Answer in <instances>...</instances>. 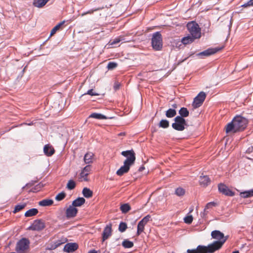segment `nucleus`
<instances>
[{"instance_id": "f257e3e1", "label": "nucleus", "mask_w": 253, "mask_h": 253, "mask_svg": "<svg viewBox=\"0 0 253 253\" xmlns=\"http://www.w3.org/2000/svg\"><path fill=\"white\" fill-rule=\"evenodd\" d=\"M121 154L126 158L122 166L116 172L119 176H122L127 173L131 166L133 165L135 160V155L133 150L124 151L122 152Z\"/></svg>"}, {"instance_id": "f03ea898", "label": "nucleus", "mask_w": 253, "mask_h": 253, "mask_svg": "<svg viewBox=\"0 0 253 253\" xmlns=\"http://www.w3.org/2000/svg\"><path fill=\"white\" fill-rule=\"evenodd\" d=\"M248 120L240 116H236L226 127V132L235 133L244 130L247 126Z\"/></svg>"}, {"instance_id": "7ed1b4c3", "label": "nucleus", "mask_w": 253, "mask_h": 253, "mask_svg": "<svg viewBox=\"0 0 253 253\" xmlns=\"http://www.w3.org/2000/svg\"><path fill=\"white\" fill-rule=\"evenodd\" d=\"M211 236L212 238L216 239L212 243L208 246L214 253L220 249L227 239V237L224 236V234L219 230H214L211 232Z\"/></svg>"}, {"instance_id": "20e7f679", "label": "nucleus", "mask_w": 253, "mask_h": 253, "mask_svg": "<svg viewBox=\"0 0 253 253\" xmlns=\"http://www.w3.org/2000/svg\"><path fill=\"white\" fill-rule=\"evenodd\" d=\"M153 48L156 50H161L163 47L162 36L160 32L153 33L151 40Z\"/></svg>"}, {"instance_id": "39448f33", "label": "nucleus", "mask_w": 253, "mask_h": 253, "mask_svg": "<svg viewBox=\"0 0 253 253\" xmlns=\"http://www.w3.org/2000/svg\"><path fill=\"white\" fill-rule=\"evenodd\" d=\"M190 35L194 38L199 39L201 36V29L199 25L195 22H189L187 25Z\"/></svg>"}, {"instance_id": "423d86ee", "label": "nucleus", "mask_w": 253, "mask_h": 253, "mask_svg": "<svg viewBox=\"0 0 253 253\" xmlns=\"http://www.w3.org/2000/svg\"><path fill=\"white\" fill-rule=\"evenodd\" d=\"M30 241L28 239L23 238L16 244L15 251L17 253H25L29 247Z\"/></svg>"}, {"instance_id": "0eeeda50", "label": "nucleus", "mask_w": 253, "mask_h": 253, "mask_svg": "<svg viewBox=\"0 0 253 253\" xmlns=\"http://www.w3.org/2000/svg\"><path fill=\"white\" fill-rule=\"evenodd\" d=\"M174 123L172 124V127L177 131H183L185 129V126H187L186 120L181 117L176 116L174 119Z\"/></svg>"}, {"instance_id": "6e6552de", "label": "nucleus", "mask_w": 253, "mask_h": 253, "mask_svg": "<svg viewBox=\"0 0 253 253\" xmlns=\"http://www.w3.org/2000/svg\"><path fill=\"white\" fill-rule=\"evenodd\" d=\"M187 253H213V251L209 246H205L203 245H199L196 249H188Z\"/></svg>"}, {"instance_id": "1a4fd4ad", "label": "nucleus", "mask_w": 253, "mask_h": 253, "mask_svg": "<svg viewBox=\"0 0 253 253\" xmlns=\"http://www.w3.org/2000/svg\"><path fill=\"white\" fill-rule=\"evenodd\" d=\"M206 97V93L203 92H200L198 95L195 97L192 105L194 108L199 107L202 105Z\"/></svg>"}, {"instance_id": "9d476101", "label": "nucleus", "mask_w": 253, "mask_h": 253, "mask_svg": "<svg viewBox=\"0 0 253 253\" xmlns=\"http://www.w3.org/2000/svg\"><path fill=\"white\" fill-rule=\"evenodd\" d=\"M151 218V216L150 215H147L144 217H143L138 223L137 225V235H140L142 232H143L144 229V226L148 223V222L150 220Z\"/></svg>"}, {"instance_id": "9b49d317", "label": "nucleus", "mask_w": 253, "mask_h": 253, "mask_svg": "<svg viewBox=\"0 0 253 253\" xmlns=\"http://www.w3.org/2000/svg\"><path fill=\"white\" fill-rule=\"evenodd\" d=\"M44 227V222L41 219H37L34 221L32 225L29 227V229L34 231H41Z\"/></svg>"}, {"instance_id": "f8f14e48", "label": "nucleus", "mask_w": 253, "mask_h": 253, "mask_svg": "<svg viewBox=\"0 0 253 253\" xmlns=\"http://www.w3.org/2000/svg\"><path fill=\"white\" fill-rule=\"evenodd\" d=\"M219 191L222 194L227 196H233L235 193L231 191L226 185L223 183H220L218 186Z\"/></svg>"}, {"instance_id": "ddd939ff", "label": "nucleus", "mask_w": 253, "mask_h": 253, "mask_svg": "<svg viewBox=\"0 0 253 253\" xmlns=\"http://www.w3.org/2000/svg\"><path fill=\"white\" fill-rule=\"evenodd\" d=\"M78 209L73 205H70L66 211V215L68 218H73L76 216Z\"/></svg>"}, {"instance_id": "4468645a", "label": "nucleus", "mask_w": 253, "mask_h": 253, "mask_svg": "<svg viewBox=\"0 0 253 253\" xmlns=\"http://www.w3.org/2000/svg\"><path fill=\"white\" fill-rule=\"evenodd\" d=\"M78 244L75 243L66 244L64 247L63 251L67 253H73L77 250Z\"/></svg>"}, {"instance_id": "2eb2a0df", "label": "nucleus", "mask_w": 253, "mask_h": 253, "mask_svg": "<svg viewBox=\"0 0 253 253\" xmlns=\"http://www.w3.org/2000/svg\"><path fill=\"white\" fill-rule=\"evenodd\" d=\"M112 235V225L109 224L107 225L104 229L102 233V241L104 242L107 240Z\"/></svg>"}, {"instance_id": "dca6fc26", "label": "nucleus", "mask_w": 253, "mask_h": 253, "mask_svg": "<svg viewBox=\"0 0 253 253\" xmlns=\"http://www.w3.org/2000/svg\"><path fill=\"white\" fill-rule=\"evenodd\" d=\"M91 170V168L89 165L85 166L80 173V178L84 181H87V177Z\"/></svg>"}, {"instance_id": "f3484780", "label": "nucleus", "mask_w": 253, "mask_h": 253, "mask_svg": "<svg viewBox=\"0 0 253 253\" xmlns=\"http://www.w3.org/2000/svg\"><path fill=\"white\" fill-rule=\"evenodd\" d=\"M219 50L217 48H209L207 50H205L202 52H201L198 54L199 56H208L211 55L215 53L217 51Z\"/></svg>"}, {"instance_id": "a211bd4d", "label": "nucleus", "mask_w": 253, "mask_h": 253, "mask_svg": "<svg viewBox=\"0 0 253 253\" xmlns=\"http://www.w3.org/2000/svg\"><path fill=\"white\" fill-rule=\"evenodd\" d=\"M43 152L45 155L47 156H51L54 153V149L49 144H46L44 146Z\"/></svg>"}, {"instance_id": "6ab92c4d", "label": "nucleus", "mask_w": 253, "mask_h": 253, "mask_svg": "<svg viewBox=\"0 0 253 253\" xmlns=\"http://www.w3.org/2000/svg\"><path fill=\"white\" fill-rule=\"evenodd\" d=\"M199 182L201 185L206 187L210 183L211 180L207 175L201 176Z\"/></svg>"}, {"instance_id": "aec40b11", "label": "nucleus", "mask_w": 253, "mask_h": 253, "mask_svg": "<svg viewBox=\"0 0 253 253\" xmlns=\"http://www.w3.org/2000/svg\"><path fill=\"white\" fill-rule=\"evenodd\" d=\"M85 200L84 198L79 197L73 201L72 205L75 208L76 207H80L85 203Z\"/></svg>"}, {"instance_id": "412c9836", "label": "nucleus", "mask_w": 253, "mask_h": 253, "mask_svg": "<svg viewBox=\"0 0 253 253\" xmlns=\"http://www.w3.org/2000/svg\"><path fill=\"white\" fill-rule=\"evenodd\" d=\"M195 39H196L194 38L193 37L189 35L187 37L183 38L181 40V42L184 44H188L193 42Z\"/></svg>"}, {"instance_id": "4be33fe9", "label": "nucleus", "mask_w": 253, "mask_h": 253, "mask_svg": "<svg viewBox=\"0 0 253 253\" xmlns=\"http://www.w3.org/2000/svg\"><path fill=\"white\" fill-rule=\"evenodd\" d=\"M120 42H126L125 38L124 36H119L113 40H111L109 43L111 45H115L118 44Z\"/></svg>"}, {"instance_id": "5701e85b", "label": "nucleus", "mask_w": 253, "mask_h": 253, "mask_svg": "<svg viewBox=\"0 0 253 253\" xmlns=\"http://www.w3.org/2000/svg\"><path fill=\"white\" fill-rule=\"evenodd\" d=\"M89 118H95V119H98V120H103V119H111L112 118L111 117H110V118L107 117L105 115H102L101 114L96 113H92L89 116Z\"/></svg>"}, {"instance_id": "b1692460", "label": "nucleus", "mask_w": 253, "mask_h": 253, "mask_svg": "<svg viewBox=\"0 0 253 253\" xmlns=\"http://www.w3.org/2000/svg\"><path fill=\"white\" fill-rule=\"evenodd\" d=\"M49 0H34L33 5L37 7H42L44 6Z\"/></svg>"}, {"instance_id": "393cba45", "label": "nucleus", "mask_w": 253, "mask_h": 253, "mask_svg": "<svg viewBox=\"0 0 253 253\" xmlns=\"http://www.w3.org/2000/svg\"><path fill=\"white\" fill-rule=\"evenodd\" d=\"M179 114L180 116L179 117H181L182 118H184L187 117L189 115V112L188 109L185 107H182L179 111Z\"/></svg>"}, {"instance_id": "a878e982", "label": "nucleus", "mask_w": 253, "mask_h": 253, "mask_svg": "<svg viewBox=\"0 0 253 253\" xmlns=\"http://www.w3.org/2000/svg\"><path fill=\"white\" fill-rule=\"evenodd\" d=\"M93 154L91 152L87 153L84 156V161L85 164L92 163Z\"/></svg>"}, {"instance_id": "bb28decb", "label": "nucleus", "mask_w": 253, "mask_h": 253, "mask_svg": "<svg viewBox=\"0 0 253 253\" xmlns=\"http://www.w3.org/2000/svg\"><path fill=\"white\" fill-rule=\"evenodd\" d=\"M53 201L50 199H44L39 202V204L42 207L49 206L52 205Z\"/></svg>"}, {"instance_id": "cd10ccee", "label": "nucleus", "mask_w": 253, "mask_h": 253, "mask_svg": "<svg viewBox=\"0 0 253 253\" xmlns=\"http://www.w3.org/2000/svg\"><path fill=\"white\" fill-rule=\"evenodd\" d=\"M82 193L84 196L86 198L91 197L93 195L92 191L87 187H85L83 189Z\"/></svg>"}, {"instance_id": "c85d7f7f", "label": "nucleus", "mask_w": 253, "mask_h": 253, "mask_svg": "<svg viewBox=\"0 0 253 253\" xmlns=\"http://www.w3.org/2000/svg\"><path fill=\"white\" fill-rule=\"evenodd\" d=\"M240 195L243 198H247L253 196V189L241 192Z\"/></svg>"}, {"instance_id": "c756f323", "label": "nucleus", "mask_w": 253, "mask_h": 253, "mask_svg": "<svg viewBox=\"0 0 253 253\" xmlns=\"http://www.w3.org/2000/svg\"><path fill=\"white\" fill-rule=\"evenodd\" d=\"M38 212V210L37 209L33 208L27 211L25 213L26 217H31L36 215Z\"/></svg>"}, {"instance_id": "7c9ffc66", "label": "nucleus", "mask_w": 253, "mask_h": 253, "mask_svg": "<svg viewBox=\"0 0 253 253\" xmlns=\"http://www.w3.org/2000/svg\"><path fill=\"white\" fill-rule=\"evenodd\" d=\"M131 209L128 204H124L120 207V210L123 213H126Z\"/></svg>"}, {"instance_id": "2f4dec72", "label": "nucleus", "mask_w": 253, "mask_h": 253, "mask_svg": "<svg viewBox=\"0 0 253 253\" xmlns=\"http://www.w3.org/2000/svg\"><path fill=\"white\" fill-rule=\"evenodd\" d=\"M176 115V112L175 109L170 108L166 112V116L168 118H172Z\"/></svg>"}, {"instance_id": "473e14b6", "label": "nucleus", "mask_w": 253, "mask_h": 253, "mask_svg": "<svg viewBox=\"0 0 253 253\" xmlns=\"http://www.w3.org/2000/svg\"><path fill=\"white\" fill-rule=\"evenodd\" d=\"M122 246L125 248H131L133 246V243L128 240L126 239L122 242Z\"/></svg>"}, {"instance_id": "72a5a7b5", "label": "nucleus", "mask_w": 253, "mask_h": 253, "mask_svg": "<svg viewBox=\"0 0 253 253\" xmlns=\"http://www.w3.org/2000/svg\"><path fill=\"white\" fill-rule=\"evenodd\" d=\"M169 126V122L167 120H162L159 124V127L164 128H168Z\"/></svg>"}, {"instance_id": "f704fd0d", "label": "nucleus", "mask_w": 253, "mask_h": 253, "mask_svg": "<svg viewBox=\"0 0 253 253\" xmlns=\"http://www.w3.org/2000/svg\"><path fill=\"white\" fill-rule=\"evenodd\" d=\"M66 242V240L63 239L62 240H57L55 242L54 244L51 246V247L49 248L50 250L52 249H55L57 247H58L59 246H60L61 244L64 243Z\"/></svg>"}, {"instance_id": "c9c22d12", "label": "nucleus", "mask_w": 253, "mask_h": 253, "mask_svg": "<svg viewBox=\"0 0 253 253\" xmlns=\"http://www.w3.org/2000/svg\"><path fill=\"white\" fill-rule=\"evenodd\" d=\"M64 22H61L56 25L51 31L50 36H52L58 31L60 27L63 24Z\"/></svg>"}, {"instance_id": "e433bc0d", "label": "nucleus", "mask_w": 253, "mask_h": 253, "mask_svg": "<svg viewBox=\"0 0 253 253\" xmlns=\"http://www.w3.org/2000/svg\"><path fill=\"white\" fill-rule=\"evenodd\" d=\"M185 189L181 187H178L175 190V194L178 196H182L185 194Z\"/></svg>"}, {"instance_id": "4c0bfd02", "label": "nucleus", "mask_w": 253, "mask_h": 253, "mask_svg": "<svg viewBox=\"0 0 253 253\" xmlns=\"http://www.w3.org/2000/svg\"><path fill=\"white\" fill-rule=\"evenodd\" d=\"M26 206V204H19L15 206V209L13 211L14 213H16L19 211H20L21 210L24 209Z\"/></svg>"}, {"instance_id": "58836bf2", "label": "nucleus", "mask_w": 253, "mask_h": 253, "mask_svg": "<svg viewBox=\"0 0 253 253\" xmlns=\"http://www.w3.org/2000/svg\"><path fill=\"white\" fill-rule=\"evenodd\" d=\"M76 186V183L73 180H70L67 184V188L69 190L73 189Z\"/></svg>"}, {"instance_id": "ea45409f", "label": "nucleus", "mask_w": 253, "mask_h": 253, "mask_svg": "<svg viewBox=\"0 0 253 253\" xmlns=\"http://www.w3.org/2000/svg\"><path fill=\"white\" fill-rule=\"evenodd\" d=\"M66 196V194L64 192H62L58 194L55 197V200L58 201H60L64 199Z\"/></svg>"}, {"instance_id": "a19ab883", "label": "nucleus", "mask_w": 253, "mask_h": 253, "mask_svg": "<svg viewBox=\"0 0 253 253\" xmlns=\"http://www.w3.org/2000/svg\"><path fill=\"white\" fill-rule=\"evenodd\" d=\"M127 228V225L125 222H121L119 226V230L121 232H124Z\"/></svg>"}, {"instance_id": "79ce46f5", "label": "nucleus", "mask_w": 253, "mask_h": 253, "mask_svg": "<svg viewBox=\"0 0 253 253\" xmlns=\"http://www.w3.org/2000/svg\"><path fill=\"white\" fill-rule=\"evenodd\" d=\"M118 64L116 62H110L108 63L107 65V68L108 70H113L117 67Z\"/></svg>"}, {"instance_id": "37998d69", "label": "nucleus", "mask_w": 253, "mask_h": 253, "mask_svg": "<svg viewBox=\"0 0 253 253\" xmlns=\"http://www.w3.org/2000/svg\"><path fill=\"white\" fill-rule=\"evenodd\" d=\"M216 205V203L214 202H209L208 204H207L206 206H205V209L207 211L208 210L211 209L213 207H215Z\"/></svg>"}, {"instance_id": "c03bdc74", "label": "nucleus", "mask_w": 253, "mask_h": 253, "mask_svg": "<svg viewBox=\"0 0 253 253\" xmlns=\"http://www.w3.org/2000/svg\"><path fill=\"white\" fill-rule=\"evenodd\" d=\"M193 216L191 215H187L184 218V222L187 224H190L193 221Z\"/></svg>"}, {"instance_id": "a18cd8bd", "label": "nucleus", "mask_w": 253, "mask_h": 253, "mask_svg": "<svg viewBox=\"0 0 253 253\" xmlns=\"http://www.w3.org/2000/svg\"><path fill=\"white\" fill-rule=\"evenodd\" d=\"M85 94H88L91 96L99 95V94L97 93L94 92L92 89H89L86 93L84 94L83 95H85Z\"/></svg>"}, {"instance_id": "49530a36", "label": "nucleus", "mask_w": 253, "mask_h": 253, "mask_svg": "<svg viewBox=\"0 0 253 253\" xmlns=\"http://www.w3.org/2000/svg\"><path fill=\"white\" fill-rule=\"evenodd\" d=\"M253 6V3L252 0H250L247 2H246V3H244V4L242 5L241 7H248Z\"/></svg>"}, {"instance_id": "de8ad7c7", "label": "nucleus", "mask_w": 253, "mask_h": 253, "mask_svg": "<svg viewBox=\"0 0 253 253\" xmlns=\"http://www.w3.org/2000/svg\"><path fill=\"white\" fill-rule=\"evenodd\" d=\"M208 211L204 209V211L201 213V216L202 218H205L208 214Z\"/></svg>"}, {"instance_id": "09e8293b", "label": "nucleus", "mask_w": 253, "mask_h": 253, "mask_svg": "<svg viewBox=\"0 0 253 253\" xmlns=\"http://www.w3.org/2000/svg\"><path fill=\"white\" fill-rule=\"evenodd\" d=\"M99 9H94V10H89L87 12H85V13H84L82 14V16H84V15L86 14H90V13H93V11H96L97 10H98Z\"/></svg>"}, {"instance_id": "8fccbe9b", "label": "nucleus", "mask_w": 253, "mask_h": 253, "mask_svg": "<svg viewBox=\"0 0 253 253\" xmlns=\"http://www.w3.org/2000/svg\"><path fill=\"white\" fill-rule=\"evenodd\" d=\"M253 147L251 146L248 148V149L246 151V152L248 153H251L253 152Z\"/></svg>"}, {"instance_id": "3c124183", "label": "nucleus", "mask_w": 253, "mask_h": 253, "mask_svg": "<svg viewBox=\"0 0 253 253\" xmlns=\"http://www.w3.org/2000/svg\"><path fill=\"white\" fill-rule=\"evenodd\" d=\"M119 87H120V84H116L115 85H114V89L115 90H117L119 88Z\"/></svg>"}, {"instance_id": "603ef678", "label": "nucleus", "mask_w": 253, "mask_h": 253, "mask_svg": "<svg viewBox=\"0 0 253 253\" xmlns=\"http://www.w3.org/2000/svg\"><path fill=\"white\" fill-rule=\"evenodd\" d=\"M171 106L173 108L172 109H174L175 110V109L177 107V105L176 103H174V104H172Z\"/></svg>"}, {"instance_id": "864d4df0", "label": "nucleus", "mask_w": 253, "mask_h": 253, "mask_svg": "<svg viewBox=\"0 0 253 253\" xmlns=\"http://www.w3.org/2000/svg\"><path fill=\"white\" fill-rule=\"evenodd\" d=\"M88 253H97V252L95 250H93L89 251Z\"/></svg>"}, {"instance_id": "5fc2aeb1", "label": "nucleus", "mask_w": 253, "mask_h": 253, "mask_svg": "<svg viewBox=\"0 0 253 253\" xmlns=\"http://www.w3.org/2000/svg\"><path fill=\"white\" fill-rule=\"evenodd\" d=\"M144 169V167L143 166H141V167L139 168V171H142Z\"/></svg>"}, {"instance_id": "6e6d98bb", "label": "nucleus", "mask_w": 253, "mask_h": 253, "mask_svg": "<svg viewBox=\"0 0 253 253\" xmlns=\"http://www.w3.org/2000/svg\"><path fill=\"white\" fill-rule=\"evenodd\" d=\"M193 210H194V208H193V207H191V208H190V211H189V212H190H190H192L193 211Z\"/></svg>"}, {"instance_id": "4d7b16f0", "label": "nucleus", "mask_w": 253, "mask_h": 253, "mask_svg": "<svg viewBox=\"0 0 253 253\" xmlns=\"http://www.w3.org/2000/svg\"><path fill=\"white\" fill-rule=\"evenodd\" d=\"M124 134H125V133H124V132H121V133H120L118 135H119V136H122V135H124Z\"/></svg>"}, {"instance_id": "13d9d810", "label": "nucleus", "mask_w": 253, "mask_h": 253, "mask_svg": "<svg viewBox=\"0 0 253 253\" xmlns=\"http://www.w3.org/2000/svg\"><path fill=\"white\" fill-rule=\"evenodd\" d=\"M232 253H239V252L238 251H236L233 252Z\"/></svg>"}, {"instance_id": "bf43d9fd", "label": "nucleus", "mask_w": 253, "mask_h": 253, "mask_svg": "<svg viewBox=\"0 0 253 253\" xmlns=\"http://www.w3.org/2000/svg\"><path fill=\"white\" fill-rule=\"evenodd\" d=\"M155 131H156V129H154V130H152V132H155Z\"/></svg>"}]
</instances>
